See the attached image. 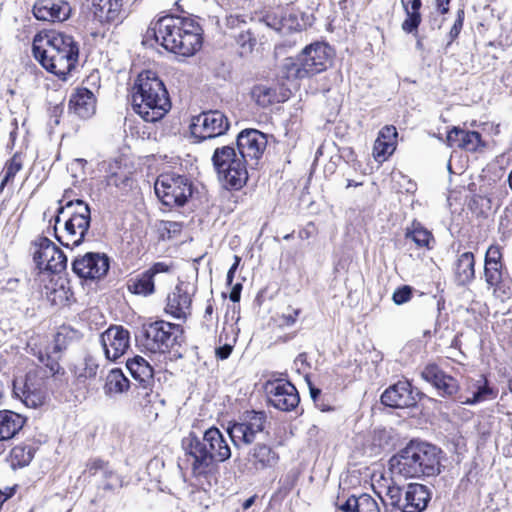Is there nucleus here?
Here are the masks:
<instances>
[{
	"instance_id": "obj_62",
	"label": "nucleus",
	"mask_w": 512,
	"mask_h": 512,
	"mask_svg": "<svg viewBox=\"0 0 512 512\" xmlns=\"http://www.w3.org/2000/svg\"><path fill=\"white\" fill-rule=\"evenodd\" d=\"M241 262V258L237 255H234V263L232 264V266L230 267V271H233L234 273L236 272L239 264Z\"/></svg>"
},
{
	"instance_id": "obj_13",
	"label": "nucleus",
	"mask_w": 512,
	"mask_h": 512,
	"mask_svg": "<svg viewBox=\"0 0 512 512\" xmlns=\"http://www.w3.org/2000/svg\"><path fill=\"white\" fill-rule=\"evenodd\" d=\"M266 419L264 412L249 411L240 418L239 422L230 424L227 432L233 444L239 447L254 442L256 436L264 430Z\"/></svg>"
},
{
	"instance_id": "obj_55",
	"label": "nucleus",
	"mask_w": 512,
	"mask_h": 512,
	"mask_svg": "<svg viewBox=\"0 0 512 512\" xmlns=\"http://www.w3.org/2000/svg\"><path fill=\"white\" fill-rule=\"evenodd\" d=\"M129 181L130 179L128 177H124L121 181L119 179V176L118 174H111L109 177H108V184L109 185H114L116 187H120L121 185H124L125 187L129 185Z\"/></svg>"
},
{
	"instance_id": "obj_11",
	"label": "nucleus",
	"mask_w": 512,
	"mask_h": 512,
	"mask_svg": "<svg viewBox=\"0 0 512 512\" xmlns=\"http://www.w3.org/2000/svg\"><path fill=\"white\" fill-rule=\"evenodd\" d=\"M46 375L41 371H31L24 378L13 381V393L29 408H38L46 400Z\"/></svg>"
},
{
	"instance_id": "obj_18",
	"label": "nucleus",
	"mask_w": 512,
	"mask_h": 512,
	"mask_svg": "<svg viewBox=\"0 0 512 512\" xmlns=\"http://www.w3.org/2000/svg\"><path fill=\"white\" fill-rule=\"evenodd\" d=\"M101 343L106 358L110 361H116L130 347V335L122 326L113 325L102 333Z\"/></svg>"
},
{
	"instance_id": "obj_22",
	"label": "nucleus",
	"mask_w": 512,
	"mask_h": 512,
	"mask_svg": "<svg viewBox=\"0 0 512 512\" xmlns=\"http://www.w3.org/2000/svg\"><path fill=\"white\" fill-rule=\"evenodd\" d=\"M416 396L409 382L399 381L383 392L381 402L392 408H408L416 405Z\"/></svg>"
},
{
	"instance_id": "obj_14",
	"label": "nucleus",
	"mask_w": 512,
	"mask_h": 512,
	"mask_svg": "<svg viewBox=\"0 0 512 512\" xmlns=\"http://www.w3.org/2000/svg\"><path fill=\"white\" fill-rule=\"evenodd\" d=\"M34 247L33 259L40 270L59 273L66 268L67 257L50 239L39 237Z\"/></svg>"
},
{
	"instance_id": "obj_5",
	"label": "nucleus",
	"mask_w": 512,
	"mask_h": 512,
	"mask_svg": "<svg viewBox=\"0 0 512 512\" xmlns=\"http://www.w3.org/2000/svg\"><path fill=\"white\" fill-rule=\"evenodd\" d=\"M132 106L146 122H157L170 110L168 92L155 72L148 70L138 75L133 87Z\"/></svg>"
},
{
	"instance_id": "obj_12",
	"label": "nucleus",
	"mask_w": 512,
	"mask_h": 512,
	"mask_svg": "<svg viewBox=\"0 0 512 512\" xmlns=\"http://www.w3.org/2000/svg\"><path fill=\"white\" fill-rule=\"evenodd\" d=\"M229 126V120L224 113L218 110H210L192 118L190 131L191 135L198 142H201L224 135Z\"/></svg>"
},
{
	"instance_id": "obj_46",
	"label": "nucleus",
	"mask_w": 512,
	"mask_h": 512,
	"mask_svg": "<svg viewBox=\"0 0 512 512\" xmlns=\"http://www.w3.org/2000/svg\"><path fill=\"white\" fill-rule=\"evenodd\" d=\"M102 479V487L104 490H113L117 487H121L122 480L111 468L107 462L104 471L100 475Z\"/></svg>"
},
{
	"instance_id": "obj_64",
	"label": "nucleus",
	"mask_w": 512,
	"mask_h": 512,
	"mask_svg": "<svg viewBox=\"0 0 512 512\" xmlns=\"http://www.w3.org/2000/svg\"><path fill=\"white\" fill-rule=\"evenodd\" d=\"M234 275H235V273L233 271L228 270V273H227V284L228 285L232 284Z\"/></svg>"
},
{
	"instance_id": "obj_20",
	"label": "nucleus",
	"mask_w": 512,
	"mask_h": 512,
	"mask_svg": "<svg viewBox=\"0 0 512 512\" xmlns=\"http://www.w3.org/2000/svg\"><path fill=\"white\" fill-rule=\"evenodd\" d=\"M165 312L177 319H187L192 316V298L188 285L180 283L168 294Z\"/></svg>"
},
{
	"instance_id": "obj_47",
	"label": "nucleus",
	"mask_w": 512,
	"mask_h": 512,
	"mask_svg": "<svg viewBox=\"0 0 512 512\" xmlns=\"http://www.w3.org/2000/svg\"><path fill=\"white\" fill-rule=\"evenodd\" d=\"M405 15L406 18L401 24L402 30L407 34H412L414 36L418 35V27L422 21L421 13H410L406 8Z\"/></svg>"
},
{
	"instance_id": "obj_43",
	"label": "nucleus",
	"mask_w": 512,
	"mask_h": 512,
	"mask_svg": "<svg viewBox=\"0 0 512 512\" xmlns=\"http://www.w3.org/2000/svg\"><path fill=\"white\" fill-rule=\"evenodd\" d=\"M98 369V360L92 355H87L84 358L83 363L75 367L74 375L79 381L84 382L88 379L95 378L97 376Z\"/></svg>"
},
{
	"instance_id": "obj_45",
	"label": "nucleus",
	"mask_w": 512,
	"mask_h": 512,
	"mask_svg": "<svg viewBox=\"0 0 512 512\" xmlns=\"http://www.w3.org/2000/svg\"><path fill=\"white\" fill-rule=\"evenodd\" d=\"M22 165V159L18 153L14 154V156L9 161H7L2 172L3 178L0 185L1 190L5 185L13 180L15 175L22 169Z\"/></svg>"
},
{
	"instance_id": "obj_51",
	"label": "nucleus",
	"mask_w": 512,
	"mask_h": 512,
	"mask_svg": "<svg viewBox=\"0 0 512 512\" xmlns=\"http://www.w3.org/2000/svg\"><path fill=\"white\" fill-rule=\"evenodd\" d=\"M237 42L243 48L244 52H251L256 44V39L249 31H246L239 34Z\"/></svg>"
},
{
	"instance_id": "obj_7",
	"label": "nucleus",
	"mask_w": 512,
	"mask_h": 512,
	"mask_svg": "<svg viewBox=\"0 0 512 512\" xmlns=\"http://www.w3.org/2000/svg\"><path fill=\"white\" fill-rule=\"evenodd\" d=\"M64 199L58 201L57 215L55 216L56 225L60 223L62 216H67L64 223L62 234L56 233L57 240L65 247H77L84 238L91 222V211L87 203L81 199L69 200L63 204Z\"/></svg>"
},
{
	"instance_id": "obj_31",
	"label": "nucleus",
	"mask_w": 512,
	"mask_h": 512,
	"mask_svg": "<svg viewBox=\"0 0 512 512\" xmlns=\"http://www.w3.org/2000/svg\"><path fill=\"white\" fill-rule=\"evenodd\" d=\"M373 488L383 503L401 510L403 501L402 490L394 483L393 479L388 480L382 477L377 482V486L373 485Z\"/></svg>"
},
{
	"instance_id": "obj_16",
	"label": "nucleus",
	"mask_w": 512,
	"mask_h": 512,
	"mask_svg": "<svg viewBox=\"0 0 512 512\" xmlns=\"http://www.w3.org/2000/svg\"><path fill=\"white\" fill-rule=\"evenodd\" d=\"M73 272L83 279H100L109 270V258L101 253H86L72 263Z\"/></svg>"
},
{
	"instance_id": "obj_39",
	"label": "nucleus",
	"mask_w": 512,
	"mask_h": 512,
	"mask_svg": "<svg viewBox=\"0 0 512 512\" xmlns=\"http://www.w3.org/2000/svg\"><path fill=\"white\" fill-rule=\"evenodd\" d=\"M470 395L460 394L457 398L458 402L466 405H473L487 399L491 390L482 383V380L475 381L469 386Z\"/></svg>"
},
{
	"instance_id": "obj_4",
	"label": "nucleus",
	"mask_w": 512,
	"mask_h": 512,
	"mask_svg": "<svg viewBox=\"0 0 512 512\" xmlns=\"http://www.w3.org/2000/svg\"><path fill=\"white\" fill-rule=\"evenodd\" d=\"M182 447L190 457L192 474L195 477L208 474L215 462H224L231 457V449L222 432L211 427L200 438L190 433L182 440Z\"/></svg>"
},
{
	"instance_id": "obj_33",
	"label": "nucleus",
	"mask_w": 512,
	"mask_h": 512,
	"mask_svg": "<svg viewBox=\"0 0 512 512\" xmlns=\"http://www.w3.org/2000/svg\"><path fill=\"white\" fill-rule=\"evenodd\" d=\"M339 508L344 512H380L377 501L366 493L349 497Z\"/></svg>"
},
{
	"instance_id": "obj_15",
	"label": "nucleus",
	"mask_w": 512,
	"mask_h": 512,
	"mask_svg": "<svg viewBox=\"0 0 512 512\" xmlns=\"http://www.w3.org/2000/svg\"><path fill=\"white\" fill-rule=\"evenodd\" d=\"M268 402L280 411H291L295 409L300 397L295 386L283 380L268 381L265 385Z\"/></svg>"
},
{
	"instance_id": "obj_63",
	"label": "nucleus",
	"mask_w": 512,
	"mask_h": 512,
	"mask_svg": "<svg viewBox=\"0 0 512 512\" xmlns=\"http://www.w3.org/2000/svg\"><path fill=\"white\" fill-rule=\"evenodd\" d=\"M321 394V390L318 388L310 387L311 398L316 401L317 397Z\"/></svg>"
},
{
	"instance_id": "obj_50",
	"label": "nucleus",
	"mask_w": 512,
	"mask_h": 512,
	"mask_svg": "<svg viewBox=\"0 0 512 512\" xmlns=\"http://www.w3.org/2000/svg\"><path fill=\"white\" fill-rule=\"evenodd\" d=\"M107 462L101 460V459H92L88 461L86 464V469L84 470V474H88L89 476H97L101 475V473L105 469V465Z\"/></svg>"
},
{
	"instance_id": "obj_61",
	"label": "nucleus",
	"mask_w": 512,
	"mask_h": 512,
	"mask_svg": "<svg viewBox=\"0 0 512 512\" xmlns=\"http://www.w3.org/2000/svg\"><path fill=\"white\" fill-rule=\"evenodd\" d=\"M255 502V496H252L248 499H246L242 505L243 509L247 510L249 509Z\"/></svg>"
},
{
	"instance_id": "obj_9",
	"label": "nucleus",
	"mask_w": 512,
	"mask_h": 512,
	"mask_svg": "<svg viewBox=\"0 0 512 512\" xmlns=\"http://www.w3.org/2000/svg\"><path fill=\"white\" fill-rule=\"evenodd\" d=\"M143 329V345L147 350L153 353L173 352L174 356H181L180 348L184 342L181 325L173 322H148Z\"/></svg>"
},
{
	"instance_id": "obj_49",
	"label": "nucleus",
	"mask_w": 512,
	"mask_h": 512,
	"mask_svg": "<svg viewBox=\"0 0 512 512\" xmlns=\"http://www.w3.org/2000/svg\"><path fill=\"white\" fill-rule=\"evenodd\" d=\"M413 291L411 286L404 285L394 291L392 299L397 305L404 304L410 300Z\"/></svg>"
},
{
	"instance_id": "obj_17",
	"label": "nucleus",
	"mask_w": 512,
	"mask_h": 512,
	"mask_svg": "<svg viewBox=\"0 0 512 512\" xmlns=\"http://www.w3.org/2000/svg\"><path fill=\"white\" fill-rule=\"evenodd\" d=\"M173 265L167 262H156L149 269L136 275L127 282L128 290L143 297L150 296L155 292V278L161 273H171Z\"/></svg>"
},
{
	"instance_id": "obj_36",
	"label": "nucleus",
	"mask_w": 512,
	"mask_h": 512,
	"mask_svg": "<svg viewBox=\"0 0 512 512\" xmlns=\"http://www.w3.org/2000/svg\"><path fill=\"white\" fill-rule=\"evenodd\" d=\"M474 265V255L471 252H464L458 257L454 271L459 284L464 285L474 278Z\"/></svg>"
},
{
	"instance_id": "obj_57",
	"label": "nucleus",
	"mask_w": 512,
	"mask_h": 512,
	"mask_svg": "<svg viewBox=\"0 0 512 512\" xmlns=\"http://www.w3.org/2000/svg\"><path fill=\"white\" fill-rule=\"evenodd\" d=\"M450 0H436V8L442 15L448 13Z\"/></svg>"
},
{
	"instance_id": "obj_42",
	"label": "nucleus",
	"mask_w": 512,
	"mask_h": 512,
	"mask_svg": "<svg viewBox=\"0 0 512 512\" xmlns=\"http://www.w3.org/2000/svg\"><path fill=\"white\" fill-rule=\"evenodd\" d=\"M75 337V331L71 330L66 325H62L60 330L55 334L52 344L47 347V350L52 351L53 354H60Z\"/></svg>"
},
{
	"instance_id": "obj_2",
	"label": "nucleus",
	"mask_w": 512,
	"mask_h": 512,
	"mask_svg": "<svg viewBox=\"0 0 512 512\" xmlns=\"http://www.w3.org/2000/svg\"><path fill=\"white\" fill-rule=\"evenodd\" d=\"M149 31L166 50L182 56H192L202 45L201 28L190 18L167 15L153 23Z\"/></svg>"
},
{
	"instance_id": "obj_29",
	"label": "nucleus",
	"mask_w": 512,
	"mask_h": 512,
	"mask_svg": "<svg viewBox=\"0 0 512 512\" xmlns=\"http://www.w3.org/2000/svg\"><path fill=\"white\" fill-rule=\"evenodd\" d=\"M94 94L87 88H78L70 98V108L81 118H88L95 112Z\"/></svg>"
},
{
	"instance_id": "obj_48",
	"label": "nucleus",
	"mask_w": 512,
	"mask_h": 512,
	"mask_svg": "<svg viewBox=\"0 0 512 512\" xmlns=\"http://www.w3.org/2000/svg\"><path fill=\"white\" fill-rule=\"evenodd\" d=\"M499 405L506 414L512 415V379L508 381V388L503 391Z\"/></svg>"
},
{
	"instance_id": "obj_37",
	"label": "nucleus",
	"mask_w": 512,
	"mask_h": 512,
	"mask_svg": "<svg viewBox=\"0 0 512 512\" xmlns=\"http://www.w3.org/2000/svg\"><path fill=\"white\" fill-rule=\"evenodd\" d=\"M405 238L414 242L418 248L431 249V243L434 242L432 233L417 221L406 228Z\"/></svg>"
},
{
	"instance_id": "obj_3",
	"label": "nucleus",
	"mask_w": 512,
	"mask_h": 512,
	"mask_svg": "<svg viewBox=\"0 0 512 512\" xmlns=\"http://www.w3.org/2000/svg\"><path fill=\"white\" fill-rule=\"evenodd\" d=\"M440 453L436 446L411 441L389 460V469L393 477L420 478L440 473Z\"/></svg>"
},
{
	"instance_id": "obj_28",
	"label": "nucleus",
	"mask_w": 512,
	"mask_h": 512,
	"mask_svg": "<svg viewBox=\"0 0 512 512\" xmlns=\"http://www.w3.org/2000/svg\"><path fill=\"white\" fill-rule=\"evenodd\" d=\"M91 11L100 23L118 21L122 11V0H92Z\"/></svg>"
},
{
	"instance_id": "obj_6",
	"label": "nucleus",
	"mask_w": 512,
	"mask_h": 512,
	"mask_svg": "<svg viewBox=\"0 0 512 512\" xmlns=\"http://www.w3.org/2000/svg\"><path fill=\"white\" fill-rule=\"evenodd\" d=\"M333 49L324 42L307 45L296 57L286 58L281 66L282 76L301 80L325 71L332 62Z\"/></svg>"
},
{
	"instance_id": "obj_26",
	"label": "nucleus",
	"mask_w": 512,
	"mask_h": 512,
	"mask_svg": "<svg viewBox=\"0 0 512 512\" xmlns=\"http://www.w3.org/2000/svg\"><path fill=\"white\" fill-rule=\"evenodd\" d=\"M397 135L394 126H385L379 131L373 147V157L377 162L383 163L393 154L396 149Z\"/></svg>"
},
{
	"instance_id": "obj_44",
	"label": "nucleus",
	"mask_w": 512,
	"mask_h": 512,
	"mask_svg": "<svg viewBox=\"0 0 512 512\" xmlns=\"http://www.w3.org/2000/svg\"><path fill=\"white\" fill-rule=\"evenodd\" d=\"M39 361L45 365L49 374L58 381H62L65 375V370L59 364L60 354H53L52 351L47 350L45 354H39Z\"/></svg>"
},
{
	"instance_id": "obj_32",
	"label": "nucleus",
	"mask_w": 512,
	"mask_h": 512,
	"mask_svg": "<svg viewBox=\"0 0 512 512\" xmlns=\"http://www.w3.org/2000/svg\"><path fill=\"white\" fill-rule=\"evenodd\" d=\"M501 253L498 247L491 246L486 252L485 257V278L490 286H498L502 281V271L500 263Z\"/></svg>"
},
{
	"instance_id": "obj_40",
	"label": "nucleus",
	"mask_w": 512,
	"mask_h": 512,
	"mask_svg": "<svg viewBox=\"0 0 512 512\" xmlns=\"http://www.w3.org/2000/svg\"><path fill=\"white\" fill-rule=\"evenodd\" d=\"M35 455V448L32 445L20 444L15 446L10 452L12 467L22 468L32 461Z\"/></svg>"
},
{
	"instance_id": "obj_52",
	"label": "nucleus",
	"mask_w": 512,
	"mask_h": 512,
	"mask_svg": "<svg viewBox=\"0 0 512 512\" xmlns=\"http://www.w3.org/2000/svg\"><path fill=\"white\" fill-rule=\"evenodd\" d=\"M463 22H464V11L458 10L457 18L449 32L450 42H452L454 39H456L458 37V35L460 34V31L463 27Z\"/></svg>"
},
{
	"instance_id": "obj_41",
	"label": "nucleus",
	"mask_w": 512,
	"mask_h": 512,
	"mask_svg": "<svg viewBox=\"0 0 512 512\" xmlns=\"http://www.w3.org/2000/svg\"><path fill=\"white\" fill-rule=\"evenodd\" d=\"M251 96L259 106L264 108L274 102H279L276 89L265 84L254 86L251 91Z\"/></svg>"
},
{
	"instance_id": "obj_27",
	"label": "nucleus",
	"mask_w": 512,
	"mask_h": 512,
	"mask_svg": "<svg viewBox=\"0 0 512 512\" xmlns=\"http://www.w3.org/2000/svg\"><path fill=\"white\" fill-rule=\"evenodd\" d=\"M447 143L450 147L475 152L481 145V135L476 131H467L454 127L447 134Z\"/></svg>"
},
{
	"instance_id": "obj_58",
	"label": "nucleus",
	"mask_w": 512,
	"mask_h": 512,
	"mask_svg": "<svg viewBox=\"0 0 512 512\" xmlns=\"http://www.w3.org/2000/svg\"><path fill=\"white\" fill-rule=\"evenodd\" d=\"M86 164V160L84 159H74L71 163V168H83Z\"/></svg>"
},
{
	"instance_id": "obj_59",
	"label": "nucleus",
	"mask_w": 512,
	"mask_h": 512,
	"mask_svg": "<svg viewBox=\"0 0 512 512\" xmlns=\"http://www.w3.org/2000/svg\"><path fill=\"white\" fill-rule=\"evenodd\" d=\"M12 496V490H9V492H3L0 490V506L8 500Z\"/></svg>"
},
{
	"instance_id": "obj_35",
	"label": "nucleus",
	"mask_w": 512,
	"mask_h": 512,
	"mask_svg": "<svg viewBox=\"0 0 512 512\" xmlns=\"http://www.w3.org/2000/svg\"><path fill=\"white\" fill-rule=\"evenodd\" d=\"M277 461L276 453L267 445H256L248 456V462L256 470H263L274 465Z\"/></svg>"
},
{
	"instance_id": "obj_1",
	"label": "nucleus",
	"mask_w": 512,
	"mask_h": 512,
	"mask_svg": "<svg viewBox=\"0 0 512 512\" xmlns=\"http://www.w3.org/2000/svg\"><path fill=\"white\" fill-rule=\"evenodd\" d=\"M32 52L44 69L62 80L75 68L79 55L73 38L54 30L37 33L33 39Z\"/></svg>"
},
{
	"instance_id": "obj_34",
	"label": "nucleus",
	"mask_w": 512,
	"mask_h": 512,
	"mask_svg": "<svg viewBox=\"0 0 512 512\" xmlns=\"http://www.w3.org/2000/svg\"><path fill=\"white\" fill-rule=\"evenodd\" d=\"M130 388V381L124 375L121 369L114 368L109 371L105 378V384L103 390L106 396L114 397L124 392H127Z\"/></svg>"
},
{
	"instance_id": "obj_21",
	"label": "nucleus",
	"mask_w": 512,
	"mask_h": 512,
	"mask_svg": "<svg viewBox=\"0 0 512 512\" xmlns=\"http://www.w3.org/2000/svg\"><path fill=\"white\" fill-rule=\"evenodd\" d=\"M71 6L64 0H38L32 12L36 19L49 22H63L71 15Z\"/></svg>"
},
{
	"instance_id": "obj_19",
	"label": "nucleus",
	"mask_w": 512,
	"mask_h": 512,
	"mask_svg": "<svg viewBox=\"0 0 512 512\" xmlns=\"http://www.w3.org/2000/svg\"><path fill=\"white\" fill-rule=\"evenodd\" d=\"M267 145L263 133L255 129L241 131L236 140V150L248 163L249 160H258Z\"/></svg>"
},
{
	"instance_id": "obj_54",
	"label": "nucleus",
	"mask_w": 512,
	"mask_h": 512,
	"mask_svg": "<svg viewBox=\"0 0 512 512\" xmlns=\"http://www.w3.org/2000/svg\"><path fill=\"white\" fill-rule=\"evenodd\" d=\"M428 23L432 30H439L443 26L444 18L431 13L428 19Z\"/></svg>"
},
{
	"instance_id": "obj_60",
	"label": "nucleus",
	"mask_w": 512,
	"mask_h": 512,
	"mask_svg": "<svg viewBox=\"0 0 512 512\" xmlns=\"http://www.w3.org/2000/svg\"><path fill=\"white\" fill-rule=\"evenodd\" d=\"M18 282V279H9L6 284V289L10 291L15 290Z\"/></svg>"
},
{
	"instance_id": "obj_8",
	"label": "nucleus",
	"mask_w": 512,
	"mask_h": 512,
	"mask_svg": "<svg viewBox=\"0 0 512 512\" xmlns=\"http://www.w3.org/2000/svg\"><path fill=\"white\" fill-rule=\"evenodd\" d=\"M212 163L222 185L229 190L241 189L248 180V163L231 145L217 147Z\"/></svg>"
},
{
	"instance_id": "obj_24",
	"label": "nucleus",
	"mask_w": 512,
	"mask_h": 512,
	"mask_svg": "<svg viewBox=\"0 0 512 512\" xmlns=\"http://www.w3.org/2000/svg\"><path fill=\"white\" fill-rule=\"evenodd\" d=\"M127 369L134 380L138 381L144 391L143 396L147 398V402L151 400V385L153 384L154 370L149 362L142 356H135L127 360Z\"/></svg>"
},
{
	"instance_id": "obj_38",
	"label": "nucleus",
	"mask_w": 512,
	"mask_h": 512,
	"mask_svg": "<svg viewBox=\"0 0 512 512\" xmlns=\"http://www.w3.org/2000/svg\"><path fill=\"white\" fill-rule=\"evenodd\" d=\"M236 324L237 322H224L223 329L219 335V341H223V337L227 332H231L232 335L231 338L226 337L223 346L215 350L216 356L221 360L228 358L232 352L239 331Z\"/></svg>"
},
{
	"instance_id": "obj_30",
	"label": "nucleus",
	"mask_w": 512,
	"mask_h": 512,
	"mask_svg": "<svg viewBox=\"0 0 512 512\" xmlns=\"http://www.w3.org/2000/svg\"><path fill=\"white\" fill-rule=\"evenodd\" d=\"M25 418L11 410H0V441L12 439L23 428Z\"/></svg>"
},
{
	"instance_id": "obj_56",
	"label": "nucleus",
	"mask_w": 512,
	"mask_h": 512,
	"mask_svg": "<svg viewBox=\"0 0 512 512\" xmlns=\"http://www.w3.org/2000/svg\"><path fill=\"white\" fill-rule=\"evenodd\" d=\"M242 285L240 283H236L230 292V300L233 302H238L240 300Z\"/></svg>"
},
{
	"instance_id": "obj_10",
	"label": "nucleus",
	"mask_w": 512,
	"mask_h": 512,
	"mask_svg": "<svg viewBox=\"0 0 512 512\" xmlns=\"http://www.w3.org/2000/svg\"><path fill=\"white\" fill-rule=\"evenodd\" d=\"M154 189L160 201L169 207L183 206L192 195L189 180L175 173H164L158 176Z\"/></svg>"
},
{
	"instance_id": "obj_23",
	"label": "nucleus",
	"mask_w": 512,
	"mask_h": 512,
	"mask_svg": "<svg viewBox=\"0 0 512 512\" xmlns=\"http://www.w3.org/2000/svg\"><path fill=\"white\" fill-rule=\"evenodd\" d=\"M422 378L432 384L441 396L452 397L459 391L458 381L442 371L436 364H428L421 372Z\"/></svg>"
},
{
	"instance_id": "obj_25",
	"label": "nucleus",
	"mask_w": 512,
	"mask_h": 512,
	"mask_svg": "<svg viewBox=\"0 0 512 512\" xmlns=\"http://www.w3.org/2000/svg\"><path fill=\"white\" fill-rule=\"evenodd\" d=\"M431 498L429 489L418 483H411L407 486L405 496L402 501V512H421L426 507Z\"/></svg>"
},
{
	"instance_id": "obj_53",
	"label": "nucleus",
	"mask_w": 512,
	"mask_h": 512,
	"mask_svg": "<svg viewBox=\"0 0 512 512\" xmlns=\"http://www.w3.org/2000/svg\"><path fill=\"white\" fill-rule=\"evenodd\" d=\"M400 2L404 11L407 8L410 13H420L422 0H400Z\"/></svg>"
}]
</instances>
